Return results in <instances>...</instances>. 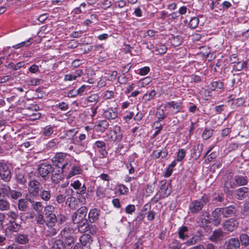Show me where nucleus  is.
Listing matches in <instances>:
<instances>
[{"instance_id": "obj_1", "label": "nucleus", "mask_w": 249, "mask_h": 249, "mask_svg": "<svg viewBox=\"0 0 249 249\" xmlns=\"http://www.w3.org/2000/svg\"><path fill=\"white\" fill-rule=\"evenodd\" d=\"M72 231L70 228H65L61 232L60 243L64 249H71L74 243V237Z\"/></svg>"}, {"instance_id": "obj_2", "label": "nucleus", "mask_w": 249, "mask_h": 249, "mask_svg": "<svg viewBox=\"0 0 249 249\" xmlns=\"http://www.w3.org/2000/svg\"><path fill=\"white\" fill-rule=\"evenodd\" d=\"M54 209V207L51 205H47L44 208L45 224L48 227L52 228L57 221V217L53 213Z\"/></svg>"}, {"instance_id": "obj_3", "label": "nucleus", "mask_w": 249, "mask_h": 249, "mask_svg": "<svg viewBox=\"0 0 249 249\" xmlns=\"http://www.w3.org/2000/svg\"><path fill=\"white\" fill-rule=\"evenodd\" d=\"M37 172L38 174L44 180H48L50 176L53 167L48 162L40 163L37 166Z\"/></svg>"}, {"instance_id": "obj_4", "label": "nucleus", "mask_w": 249, "mask_h": 249, "mask_svg": "<svg viewBox=\"0 0 249 249\" xmlns=\"http://www.w3.org/2000/svg\"><path fill=\"white\" fill-rule=\"evenodd\" d=\"M209 201L206 195L202 196L200 199L193 201L189 206V210L192 213H196L201 211L203 206Z\"/></svg>"}, {"instance_id": "obj_5", "label": "nucleus", "mask_w": 249, "mask_h": 249, "mask_svg": "<svg viewBox=\"0 0 249 249\" xmlns=\"http://www.w3.org/2000/svg\"><path fill=\"white\" fill-rule=\"evenodd\" d=\"M42 188L41 183L36 179H31L28 182V191L31 195L36 197L39 195Z\"/></svg>"}, {"instance_id": "obj_6", "label": "nucleus", "mask_w": 249, "mask_h": 249, "mask_svg": "<svg viewBox=\"0 0 249 249\" xmlns=\"http://www.w3.org/2000/svg\"><path fill=\"white\" fill-rule=\"evenodd\" d=\"M88 213V208L86 206H82L78 209L72 215V221L73 223H78L83 219L86 218Z\"/></svg>"}, {"instance_id": "obj_7", "label": "nucleus", "mask_w": 249, "mask_h": 249, "mask_svg": "<svg viewBox=\"0 0 249 249\" xmlns=\"http://www.w3.org/2000/svg\"><path fill=\"white\" fill-rule=\"evenodd\" d=\"M0 177L5 182L10 181L11 178L10 168L7 165L3 162H0Z\"/></svg>"}, {"instance_id": "obj_8", "label": "nucleus", "mask_w": 249, "mask_h": 249, "mask_svg": "<svg viewBox=\"0 0 249 249\" xmlns=\"http://www.w3.org/2000/svg\"><path fill=\"white\" fill-rule=\"evenodd\" d=\"M238 222L234 218H231L226 220L222 224L223 228L225 231L229 232H232L234 231L238 226Z\"/></svg>"}, {"instance_id": "obj_9", "label": "nucleus", "mask_w": 249, "mask_h": 249, "mask_svg": "<svg viewBox=\"0 0 249 249\" xmlns=\"http://www.w3.org/2000/svg\"><path fill=\"white\" fill-rule=\"evenodd\" d=\"M101 211L97 208H92L88 213V220L90 223H94L97 222L100 218Z\"/></svg>"}, {"instance_id": "obj_10", "label": "nucleus", "mask_w": 249, "mask_h": 249, "mask_svg": "<svg viewBox=\"0 0 249 249\" xmlns=\"http://www.w3.org/2000/svg\"><path fill=\"white\" fill-rule=\"evenodd\" d=\"M67 159V155L63 153H58L52 159V162L53 165L59 168L63 162H66Z\"/></svg>"}, {"instance_id": "obj_11", "label": "nucleus", "mask_w": 249, "mask_h": 249, "mask_svg": "<svg viewBox=\"0 0 249 249\" xmlns=\"http://www.w3.org/2000/svg\"><path fill=\"white\" fill-rule=\"evenodd\" d=\"M63 173L61 170L58 169L55 170L53 168V170L50 174L53 182L54 183H59L63 178Z\"/></svg>"}, {"instance_id": "obj_12", "label": "nucleus", "mask_w": 249, "mask_h": 249, "mask_svg": "<svg viewBox=\"0 0 249 249\" xmlns=\"http://www.w3.org/2000/svg\"><path fill=\"white\" fill-rule=\"evenodd\" d=\"M222 214L225 217H229L233 215L236 212V208L233 206H230L225 208H220Z\"/></svg>"}, {"instance_id": "obj_13", "label": "nucleus", "mask_w": 249, "mask_h": 249, "mask_svg": "<svg viewBox=\"0 0 249 249\" xmlns=\"http://www.w3.org/2000/svg\"><path fill=\"white\" fill-rule=\"evenodd\" d=\"M120 126H116L115 129L111 131L110 139L113 141L119 142L123 138V134L121 133Z\"/></svg>"}, {"instance_id": "obj_14", "label": "nucleus", "mask_w": 249, "mask_h": 249, "mask_svg": "<svg viewBox=\"0 0 249 249\" xmlns=\"http://www.w3.org/2000/svg\"><path fill=\"white\" fill-rule=\"evenodd\" d=\"M224 236V232L221 229L214 230L210 237V239L213 242L221 240Z\"/></svg>"}, {"instance_id": "obj_15", "label": "nucleus", "mask_w": 249, "mask_h": 249, "mask_svg": "<svg viewBox=\"0 0 249 249\" xmlns=\"http://www.w3.org/2000/svg\"><path fill=\"white\" fill-rule=\"evenodd\" d=\"M227 249H237L240 247V242L237 238H232L225 243Z\"/></svg>"}, {"instance_id": "obj_16", "label": "nucleus", "mask_w": 249, "mask_h": 249, "mask_svg": "<svg viewBox=\"0 0 249 249\" xmlns=\"http://www.w3.org/2000/svg\"><path fill=\"white\" fill-rule=\"evenodd\" d=\"M103 116L107 119H115L118 116L117 109L115 108H108L104 112Z\"/></svg>"}, {"instance_id": "obj_17", "label": "nucleus", "mask_w": 249, "mask_h": 249, "mask_svg": "<svg viewBox=\"0 0 249 249\" xmlns=\"http://www.w3.org/2000/svg\"><path fill=\"white\" fill-rule=\"evenodd\" d=\"M21 228L20 224L16 221L9 220V223L5 229V232L8 231L18 232Z\"/></svg>"}, {"instance_id": "obj_18", "label": "nucleus", "mask_w": 249, "mask_h": 249, "mask_svg": "<svg viewBox=\"0 0 249 249\" xmlns=\"http://www.w3.org/2000/svg\"><path fill=\"white\" fill-rule=\"evenodd\" d=\"M166 106L167 107L171 108L172 111L175 113L180 111L182 108V103L180 101H170L167 103Z\"/></svg>"}, {"instance_id": "obj_19", "label": "nucleus", "mask_w": 249, "mask_h": 249, "mask_svg": "<svg viewBox=\"0 0 249 249\" xmlns=\"http://www.w3.org/2000/svg\"><path fill=\"white\" fill-rule=\"evenodd\" d=\"M221 214H222V212L220 208L215 209L212 212V216L213 217V224L215 226H217L219 225L221 222Z\"/></svg>"}, {"instance_id": "obj_20", "label": "nucleus", "mask_w": 249, "mask_h": 249, "mask_svg": "<svg viewBox=\"0 0 249 249\" xmlns=\"http://www.w3.org/2000/svg\"><path fill=\"white\" fill-rule=\"evenodd\" d=\"M203 151V144L198 143L196 147L193 149V152L191 153V157L195 160H197L201 155Z\"/></svg>"}, {"instance_id": "obj_21", "label": "nucleus", "mask_w": 249, "mask_h": 249, "mask_svg": "<svg viewBox=\"0 0 249 249\" xmlns=\"http://www.w3.org/2000/svg\"><path fill=\"white\" fill-rule=\"evenodd\" d=\"M89 221L87 218L83 219L80 221V222L78 223V229L79 231L81 232H85L88 231V228L89 225Z\"/></svg>"}, {"instance_id": "obj_22", "label": "nucleus", "mask_w": 249, "mask_h": 249, "mask_svg": "<svg viewBox=\"0 0 249 249\" xmlns=\"http://www.w3.org/2000/svg\"><path fill=\"white\" fill-rule=\"evenodd\" d=\"M66 204L68 205L71 210H75L78 207V203L77 199L73 196H71L67 199Z\"/></svg>"}, {"instance_id": "obj_23", "label": "nucleus", "mask_w": 249, "mask_h": 249, "mask_svg": "<svg viewBox=\"0 0 249 249\" xmlns=\"http://www.w3.org/2000/svg\"><path fill=\"white\" fill-rule=\"evenodd\" d=\"M92 241L91 236L89 234L86 233L81 236L79 238V242L78 243L81 244L83 247H86Z\"/></svg>"}, {"instance_id": "obj_24", "label": "nucleus", "mask_w": 249, "mask_h": 249, "mask_svg": "<svg viewBox=\"0 0 249 249\" xmlns=\"http://www.w3.org/2000/svg\"><path fill=\"white\" fill-rule=\"evenodd\" d=\"M16 242L20 244H25L28 242V236L24 234H17L15 236Z\"/></svg>"}, {"instance_id": "obj_25", "label": "nucleus", "mask_w": 249, "mask_h": 249, "mask_svg": "<svg viewBox=\"0 0 249 249\" xmlns=\"http://www.w3.org/2000/svg\"><path fill=\"white\" fill-rule=\"evenodd\" d=\"M188 229L186 226H183L178 228V234L180 239L184 240L188 237Z\"/></svg>"}, {"instance_id": "obj_26", "label": "nucleus", "mask_w": 249, "mask_h": 249, "mask_svg": "<svg viewBox=\"0 0 249 249\" xmlns=\"http://www.w3.org/2000/svg\"><path fill=\"white\" fill-rule=\"evenodd\" d=\"M201 235L200 234L194 235L192 237L185 242L184 244L187 246L194 245L201 240Z\"/></svg>"}, {"instance_id": "obj_27", "label": "nucleus", "mask_w": 249, "mask_h": 249, "mask_svg": "<svg viewBox=\"0 0 249 249\" xmlns=\"http://www.w3.org/2000/svg\"><path fill=\"white\" fill-rule=\"evenodd\" d=\"M169 39L170 40L171 44L174 46H178L182 42V38L179 36H174L172 35L171 37H169Z\"/></svg>"}, {"instance_id": "obj_28", "label": "nucleus", "mask_w": 249, "mask_h": 249, "mask_svg": "<svg viewBox=\"0 0 249 249\" xmlns=\"http://www.w3.org/2000/svg\"><path fill=\"white\" fill-rule=\"evenodd\" d=\"M183 244H181L178 240L176 239H172L169 244V248L170 249H184L183 247Z\"/></svg>"}, {"instance_id": "obj_29", "label": "nucleus", "mask_w": 249, "mask_h": 249, "mask_svg": "<svg viewBox=\"0 0 249 249\" xmlns=\"http://www.w3.org/2000/svg\"><path fill=\"white\" fill-rule=\"evenodd\" d=\"M235 183L237 185H244L248 182L247 177L242 176H235L234 177Z\"/></svg>"}, {"instance_id": "obj_30", "label": "nucleus", "mask_w": 249, "mask_h": 249, "mask_svg": "<svg viewBox=\"0 0 249 249\" xmlns=\"http://www.w3.org/2000/svg\"><path fill=\"white\" fill-rule=\"evenodd\" d=\"M28 202L27 200L20 199L18 202V208L21 211L26 212L28 207Z\"/></svg>"}, {"instance_id": "obj_31", "label": "nucleus", "mask_w": 249, "mask_h": 249, "mask_svg": "<svg viewBox=\"0 0 249 249\" xmlns=\"http://www.w3.org/2000/svg\"><path fill=\"white\" fill-rule=\"evenodd\" d=\"M40 193L39 194V195L42 200L45 201H48L50 199L51 197V193L50 190H44L42 191L40 190Z\"/></svg>"}, {"instance_id": "obj_32", "label": "nucleus", "mask_w": 249, "mask_h": 249, "mask_svg": "<svg viewBox=\"0 0 249 249\" xmlns=\"http://www.w3.org/2000/svg\"><path fill=\"white\" fill-rule=\"evenodd\" d=\"M10 209V203L3 198H0V210L6 211Z\"/></svg>"}, {"instance_id": "obj_33", "label": "nucleus", "mask_w": 249, "mask_h": 249, "mask_svg": "<svg viewBox=\"0 0 249 249\" xmlns=\"http://www.w3.org/2000/svg\"><path fill=\"white\" fill-rule=\"evenodd\" d=\"M166 40V38L164 37V40H162V42L160 44L158 47L157 46V52L159 54H163L166 52L167 47L164 45Z\"/></svg>"}, {"instance_id": "obj_34", "label": "nucleus", "mask_w": 249, "mask_h": 249, "mask_svg": "<svg viewBox=\"0 0 249 249\" xmlns=\"http://www.w3.org/2000/svg\"><path fill=\"white\" fill-rule=\"evenodd\" d=\"M186 151L184 149H179L176 153V160L178 162L183 160L185 157Z\"/></svg>"}, {"instance_id": "obj_35", "label": "nucleus", "mask_w": 249, "mask_h": 249, "mask_svg": "<svg viewBox=\"0 0 249 249\" xmlns=\"http://www.w3.org/2000/svg\"><path fill=\"white\" fill-rule=\"evenodd\" d=\"M81 170L80 168L78 166H73L71 168V170L70 171L68 175V178H70L71 177L75 176L76 175L81 174Z\"/></svg>"}, {"instance_id": "obj_36", "label": "nucleus", "mask_w": 249, "mask_h": 249, "mask_svg": "<svg viewBox=\"0 0 249 249\" xmlns=\"http://www.w3.org/2000/svg\"><path fill=\"white\" fill-rule=\"evenodd\" d=\"M53 128L51 125L46 126L43 129L42 134L45 136H50L54 132Z\"/></svg>"}, {"instance_id": "obj_37", "label": "nucleus", "mask_w": 249, "mask_h": 249, "mask_svg": "<svg viewBox=\"0 0 249 249\" xmlns=\"http://www.w3.org/2000/svg\"><path fill=\"white\" fill-rule=\"evenodd\" d=\"M199 22V20L197 17H192L189 21L188 26L191 29H195L197 27Z\"/></svg>"}, {"instance_id": "obj_38", "label": "nucleus", "mask_w": 249, "mask_h": 249, "mask_svg": "<svg viewBox=\"0 0 249 249\" xmlns=\"http://www.w3.org/2000/svg\"><path fill=\"white\" fill-rule=\"evenodd\" d=\"M240 240L242 245L247 246L249 245V236L246 233H242L240 235Z\"/></svg>"}, {"instance_id": "obj_39", "label": "nucleus", "mask_w": 249, "mask_h": 249, "mask_svg": "<svg viewBox=\"0 0 249 249\" xmlns=\"http://www.w3.org/2000/svg\"><path fill=\"white\" fill-rule=\"evenodd\" d=\"M108 122L106 120H102L98 122L97 126L101 127L100 131L104 132L109 126Z\"/></svg>"}, {"instance_id": "obj_40", "label": "nucleus", "mask_w": 249, "mask_h": 249, "mask_svg": "<svg viewBox=\"0 0 249 249\" xmlns=\"http://www.w3.org/2000/svg\"><path fill=\"white\" fill-rule=\"evenodd\" d=\"M16 178L18 182L21 185H24L27 181L26 177L22 173H18L16 176Z\"/></svg>"}, {"instance_id": "obj_41", "label": "nucleus", "mask_w": 249, "mask_h": 249, "mask_svg": "<svg viewBox=\"0 0 249 249\" xmlns=\"http://www.w3.org/2000/svg\"><path fill=\"white\" fill-rule=\"evenodd\" d=\"M31 39V38H29L26 41H23L18 44H16V45L13 46V48H15V49H18L21 47L29 46L32 43Z\"/></svg>"}, {"instance_id": "obj_42", "label": "nucleus", "mask_w": 249, "mask_h": 249, "mask_svg": "<svg viewBox=\"0 0 249 249\" xmlns=\"http://www.w3.org/2000/svg\"><path fill=\"white\" fill-rule=\"evenodd\" d=\"M248 192V188L246 187H243L239 188L237 190V195L238 198L241 199Z\"/></svg>"}, {"instance_id": "obj_43", "label": "nucleus", "mask_w": 249, "mask_h": 249, "mask_svg": "<svg viewBox=\"0 0 249 249\" xmlns=\"http://www.w3.org/2000/svg\"><path fill=\"white\" fill-rule=\"evenodd\" d=\"M213 134V130L210 128H207L203 131L202 135V137L204 140H208L210 137H212Z\"/></svg>"}, {"instance_id": "obj_44", "label": "nucleus", "mask_w": 249, "mask_h": 249, "mask_svg": "<svg viewBox=\"0 0 249 249\" xmlns=\"http://www.w3.org/2000/svg\"><path fill=\"white\" fill-rule=\"evenodd\" d=\"M244 69H246L244 61L237 62L233 65V70L236 71H241Z\"/></svg>"}, {"instance_id": "obj_45", "label": "nucleus", "mask_w": 249, "mask_h": 249, "mask_svg": "<svg viewBox=\"0 0 249 249\" xmlns=\"http://www.w3.org/2000/svg\"><path fill=\"white\" fill-rule=\"evenodd\" d=\"M49 249H64L60 239H55Z\"/></svg>"}, {"instance_id": "obj_46", "label": "nucleus", "mask_w": 249, "mask_h": 249, "mask_svg": "<svg viewBox=\"0 0 249 249\" xmlns=\"http://www.w3.org/2000/svg\"><path fill=\"white\" fill-rule=\"evenodd\" d=\"M32 206L33 207V209L36 211V212H41L44 206H43L42 202L37 201L35 203H34L33 205H32Z\"/></svg>"}, {"instance_id": "obj_47", "label": "nucleus", "mask_w": 249, "mask_h": 249, "mask_svg": "<svg viewBox=\"0 0 249 249\" xmlns=\"http://www.w3.org/2000/svg\"><path fill=\"white\" fill-rule=\"evenodd\" d=\"M99 100V96L97 94H92L88 97L87 101L90 103L96 104Z\"/></svg>"}, {"instance_id": "obj_48", "label": "nucleus", "mask_w": 249, "mask_h": 249, "mask_svg": "<svg viewBox=\"0 0 249 249\" xmlns=\"http://www.w3.org/2000/svg\"><path fill=\"white\" fill-rule=\"evenodd\" d=\"M245 99L244 98H238L232 100V104L233 106L238 107L242 106L245 103Z\"/></svg>"}, {"instance_id": "obj_49", "label": "nucleus", "mask_w": 249, "mask_h": 249, "mask_svg": "<svg viewBox=\"0 0 249 249\" xmlns=\"http://www.w3.org/2000/svg\"><path fill=\"white\" fill-rule=\"evenodd\" d=\"M165 107H161L158 109L157 111V117H158L159 121L162 120L164 117V108H165Z\"/></svg>"}, {"instance_id": "obj_50", "label": "nucleus", "mask_w": 249, "mask_h": 249, "mask_svg": "<svg viewBox=\"0 0 249 249\" xmlns=\"http://www.w3.org/2000/svg\"><path fill=\"white\" fill-rule=\"evenodd\" d=\"M56 234V231L54 228L50 229L44 232V236L46 238L51 237Z\"/></svg>"}, {"instance_id": "obj_51", "label": "nucleus", "mask_w": 249, "mask_h": 249, "mask_svg": "<svg viewBox=\"0 0 249 249\" xmlns=\"http://www.w3.org/2000/svg\"><path fill=\"white\" fill-rule=\"evenodd\" d=\"M36 220L38 224L43 225L45 223V217H44L43 215L41 213H39L36 215Z\"/></svg>"}, {"instance_id": "obj_52", "label": "nucleus", "mask_w": 249, "mask_h": 249, "mask_svg": "<svg viewBox=\"0 0 249 249\" xmlns=\"http://www.w3.org/2000/svg\"><path fill=\"white\" fill-rule=\"evenodd\" d=\"M105 189L101 186H98L96 188V195L97 196L103 198L105 196Z\"/></svg>"}, {"instance_id": "obj_53", "label": "nucleus", "mask_w": 249, "mask_h": 249, "mask_svg": "<svg viewBox=\"0 0 249 249\" xmlns=\"http://www.w3.org/2000/svg\"><path fill=\"white\" fill-rule=\"evenodd\" d=\"M7 215L8 218H10V220L15 221V220L18 218V215L17 213L14 211H9L7 213Z\"/></svg>"}, {"instance_id": "obj_54", "label": "nucleus", "mask_w": 249, "mask_h": 249, "mask_svg": "<svg viewBox=\"0 0 249 249\" xmlns=\"http://www.w3.org/2000/svg\"><path fill=\"white\" fill-rule=\"evenodd\" d=\"M9 195H10L11 197L14 199H17L19 197H20L21 196V193L19 192H18L16 190H10V193H9Z\"/></svg>"}, {"instance_id": "obj_55", "label": "nucleus", "mask_w": 249, "mask_h": 249, "mask_svg": "<svg viewBox=\"0 0 249 249\" xmlns=\"http://www.w3.org/2000/svg\"><path fill=\"white\" fill-rule=\"evenodd\" d=\"M136 210V207L135 205L132 204H129L127 205L125 208V212L126 213L132 214Z\"/></svg>"}, {"instance_id": "obj_56", "label": "nucleus", "mask_w": 249, "mask_h": 249, "mask_svg": "<svg viewBox=\"0 0 249 249\" xmlns=\"http://www.w3.org/2000/svg\"><path fill=\"white\" fill-rule=\"evenodd\" d=\"M88 231H89V232L93 235L95 234L97 231V227L94 225H91L89 224V227L87 228Z\"/></svg>"}, {"instance_id": "obj_57", "label": "nucleus", "mask_w": 249, "mask_h": 249, "mask_svg": "<svg viewBox=\"0 0 249 249\" xmlns=\"http://www.w3.org/2000/svg\"><path fill=\"white\" fill-rule=\"evenodd\" d=\"M155 95H156V92L153 89V90H151L149 93H145L143 96V98L145 100H149L150 99L152 98L154 96H155Z\"/></svg>"}, {"instance_id": "obj_58", "label": "nucleus", "mask_w": 249, "mask_h": 249, "mask_svg": "<svg viewBox=\"0 0 249 249\" xmlns=\"http://www.w3.org/2000/svg\"><path fill=\"white\" fill-rule=\"evenodd\" d=\"M106 145V142L103 141H97L94 143V148H97L98 149H101L102 147Z\"/></svg>"}, {"instance_id": "obj_59", "label": "nucleus", "mask_w": 249, "mask_h": 249, "mask_svg": "<svg viewBox=\"0 0 249 249\" xmlns=\"http://www.w3.org/2000/svg\"><path fill=\"white\" fill-rule=\"evenodd\" d=\"M56 106L62 111L67 110L69 108V105L63 102L59 103Z\"/></svg>"}, {"instance_id": "obj_60", "label": "nucleus", "mask_w": 249, "mask_h": 249, "mask_svg": "<svg viewBox=\"0 0 249 249\" xmlns=\"http://www.w3.org/2000/svg\"><path fill=\"white\" fill-rule=\"evenodd\" d=\"M119 187V190L121 194H126L128 192V189L124 185L120 184Z\"/></svg>"}, {"instance_id": "obj_61", "label": "nucleus", "mask_w": 249, "mask_h": 249, "mask_svg": "<svg viewBox=\"0 0 249 249\" xmlns=\"http://www.w3.org/2000/svg\"><path fill=\"white\" fill-rule=\"evenodd\" d=\"M202 223L204 225H207L210 223V215L206 213L204 215V218L202 219Z\"/></svg>"}, {"instance_id": "obj_62", "label": "nucleus", "mask_w": 249, "mask_h": 249, "mask_svg": "<svg viewBox=\"0 0 249 249\" xmlns=\"http://www.w3.org/2000/svg\"><path fill=\"white\" fill-rule=\"evenodd\" d=\"M114 96V93L113 91L107 90L104 93V97L107 99H110Z\"/></svg>"}, {"instance_id": "obj_63", "label": "nucleus", "mask_w": 249, "mask_h": 249, "mask_svg": "<svg viewBox=\"0 0 249 249\" xmlns=\"http://www.w3.org/2000/svg\"><path fill=\"white\" fill-rule=\"evenodd\" d=\"M150 69L148 67H144L140 69L139 74L141 75H145L149 71Z\"/></svg>"}, {"instance_id": "obj_64", "label": "nucleus", "mask_w": 249, "mask_h": 249, "mask_svg": "<svg viewBox=\"0 0 249 249\" xmlns=\"http://www.w3.org/2000/svg\"><path fill=\"white\" fill-rule=\"evenodd\" d=\"M57 219V222H58L59 224H62L66 221V217L63 214H60L58 215Z\"/></svg>"}]
</instances>
